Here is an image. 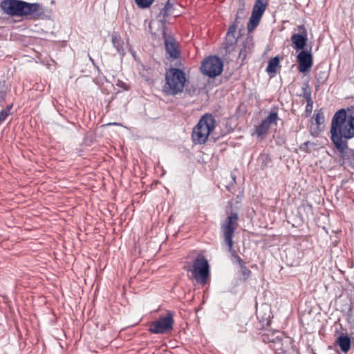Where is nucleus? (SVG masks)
I'll list each match as a JSON object with an SVG mask.
<instances>
[{"instance_id":"obj_1","label":"nucleus","mask_w":354,"mask_h":354,"mask_svg":"<svg viewBox=\"0 0 354 354\" xmlns=\"http://www.w3.org/2000/svg\"><path fill=\"white\" fill-rule=\"evenodd\" d=\"M331 140L335 148L343 153L348 149V140L354 137V115H347L345 109L333 115L330 126Z\"/></svg>"},{"instance_id":"obj_2","label":"nucleus","mask_w":354,"mask_h":354,"mask_svg":"<svg viewBox=\"0 0 354 354\" xmlns=\"http://www.w3.org/2000/svg\"><path fill=\"white\" fill-rule=\"evenodd\" d=\"M0 7L10 16L24 17L27 19L37 20L45 15L44 9L39 3H28L22 0H3Z\"/></svg>"},{"instance_id":"obj_3","label":"nucleus","mask_w":354,"mask_h":354,"mask_svg":"<svg viewBox=\"0 0 354 354\" xmlns=\"http://www.w3.org/2000/svg\"><path fill=\"white\" fill-rule=\"evenodd\" d=\"M239 216L236 212H232L226 219L221 224V234L225 243L228 247V250L232 255L233 262L237 263L240 267H244L243 260L237 254L233 248V237L236 230L239 226Z\"/></svg>"},{"instance_id":"obj_4","label":"nucleus","mask_w":354,"mask_h":354,"mask_svg":"<svg viewBox=\"0 0 354 354\" xmlns=\"http://www.w3.org/2000/svg\"><path fill=\"white\" fill-rule=\"evenodd\" d=\"M185 81V74L182 70L171 68L166 71L162 91L167 95H176L183 91Z\"/></svg>"},{"instance_id":"obj_5","label":"nucleus","mask_w":354,"mask_h":354,"mask_svg":"<svg viewBox=\"0 0 354 354\" xmlns=\"http://www.w3.org/2000/svg\"><path fill=\"white\" fill-rule=\"evenodd\" d=\"M215 119L212 114H205L193 129L192 138L195 144H204L215 127Z\"/></svg>"},{"instance_id":"obj_6","label":"nucleus","mask_w":354,"mask_h":354,"mask_svg":"<svg viewBox=\"0 0 354 354\" xmlns=\"http://www.w3.org/2000/svg\"><path fill=\"white\" fill-rule=\"evenodd\" d=\"M174 324V313L168 311L165 316L149 324V331L153 334H165L173 328Z\"/></svg>"},{"instance_id":"obj_7","label":"nucleus","mask_w":354,"mask_h":354,"mask_svg":"<svg viewBox=\"0 0 354 354\" xmlns=\"http://www.w3.org/2000/svg\"><path fill=\"white\" fill-rule=\"evenodd\" d=\"M223 62L217 56H210L205 59L201 65L202 73L209 77H215L219 75L223 71Z\"/></svg>"},{"instance_id":"obj_8","label":"nucleus","mask_w":354,"mask_h":354,"mask_svg":"<svg viewBox=\"0 0 354 354\" xmlns=\"http://www.w3.org/2000/svg\"><path fill=\"white\" fill-rule=\"evenodd\" d=\"M192 272L198 282L203 284L206 283L209 274V266L204 257H197L194 260Z\"/></svg>"},{"instance_id":"obj_9","label":"nucleus","mask_w":354,"mask_h":354,"mask_svg":"<svg viewBox=\"0 0 354 354\" xmlns=\"http://www.w3.org/2000/svg\"><path fill=\"white\" fill-rule=\"evenodd\" d=\"M297 59L299 63L298 69L301 73H306L313 64V55L310 50H301L297 55Z\"/></svg>"},{"instance_id":"obj_10","label":"nucleus","mask_w":354,"mask_h":354,"mask_svg":"<svg viewBox=\"0 0 354 354\" xmlns=\"http://www.w3.org/2000/svg\"><path fill=\"white\" fill-rule=\"evenodd\" d=\"M162 35L167 53L173 59L178 58L180 53L176 41L172 37L168 36L165 31Z\"/></svg>"},{"instance_id":"obj_11","label":"nucleus","mask_w":354,"mask_h":354,"mask_svg":"<svg viewBox=\"0 0 354 354\" xmlns=\"http://www.w3.org/2000/svg\"><path fill=\"white\" fill-rule=\"evenodd\" d=\"M299 29L301 34H293L290 39L296 50H303L306 46L307 32L304 26H299Z\"/></svg>"},{"instance_id":"obj_12","label":"nucleus","mask_w":354,"mask_h":354,"mask_svg":"<svg viewBox=\"0 0 354 354\" xmlns=\"http://www.w3.org/2000/svg\"><path fill=\"white\" fill-rule=\"evenodd\" d=\"M111 42L119 55L123 57L125 55L124 41L118 32H113L111 35Z\"/></svg>"},{"instance_id":"obj_13","label":"nucleus","mask_w":354,"mask_h":354,"mask_svg":"<svg viewBox=\"0 0 354 354\" xmlns=\"http://www.w3.org/2000/svg\"><path fill=\"white\" fill-rule=\"evenodd\" d=\"M336 343L344 353H346L351 348V339L347 335H339L337 338Z\"/></svg>"},{"instance_id":"obj_14","label":"nucleus","mask_w":354,"mask_h":354,"mask_svg":"<svg viewBox=\"0 0 354 354\" xmlns=\"http://www.w3.org/2000/svg\"><path fill=\"white\" fill-rule=\"evenodd\" d=\"M236 42L237 39L234 35L226 34L225 41L223 44L226 54L230 53L234 50Z\"/></svg>"},{"instance_id":"obj_15","label":"nucleus","mask_w":354,"mask_h":354,"mask_svg":"<svg viewBox=\"0 0 354 354\" xmlns=\"http://www.w3.org/2000/svg\"><path fill=\"white\" fill-rule=\"evenodd\" d=\"M268 3V0H256L252 13L262 17L267 8Z\"/></svg>"},{"instance_id":"obj_16","label":"nucleus","mask_w":354,"mask_h":354,"mask_svg":"<svg viewBox=\"0 0 354 354\" xmlns=\"http://www.w3.org/2000/svg\"><path fill=\"white\" fill-rule=\"evenodd\" d=\"M279 66V58L277 56L270 59L266 68V71L272 76L277 73V68Z\"/></svg>"},{"instance_id":"obj_17","label":"nucleus","mask_w":354,"mask_h":354,"mask_svg":"<svg viewBox=\"0 0 354 354\" xmlns=\"http://www.w3.org/2000/svg\"><path fill=\"white\" fill-rule=\"evenodd\" d=\"M283 335L279 332L276 331L272 333H268L263 335V341L266 343H270V344H274L276 340L281 337Z\"/></svg>"},{"instance_id":"obj_18","label":"nucleus","mask_w":354,"mask_h":354,"mask_svg":"<svg viewBox=\"0 0 354 354\" xmlns=\"http://www.w3.org/2000/svg\"><path fill=\"white\" fill-rule=\"evenodd\" d=\"M270 127L263 120L256 127L255 133L258 137H262L268 133Z\"/></svg>"},{"instance_id":"obj_19","label":"nucleus","mask_w":354,"mask_h":354,"mask_svg":"<svg viewBox=\"0 0 354 354\" xmlns=\"http://www.w3.org/2000/svg\"><path fill=\"white\" fill-rule=\"evenodd\" d=\"M261 18V16L252 13L247 26L248 31H252L258 26Z\"/></svg>"},{"instance_id":"obj_20","label":"nucleus","mask_w":354,"mask_h":354,"mask_svg":"<svg viewBox=\"0 0 354 354\" xmlns=\"http://www.w3.org/2000/svg\"><path fill=\"white\" fill-rule=\"evenodd\" d=\"M303 93L302 95H299V96H302L305 98L306 101L312 100L311 97V88L310 87V85L308 82H305L303 84V86L301 87Z\"/></svg>"},{"instance_id":"obj_21","label":"nucleus","mask_w":354,"mask_h":354,"mask_svg":"<svg viewBox=\"0 0 354 354\" xmlns=\"http://www.w3.org/2000/svg\"><path fill=\"white\" fill-rule=\"evenodd\" d=\"M175 1V0H167L164 8L161 11V14L164 17H168L169 15H171V11L174 6Z\"/></svg>"},{"instance_id":"obj_22","label":"nucleus","mask_w":354,"mask_h":354,"mask_svg":"<svg viewBox=\"0 0 354 354\" xmlns=\"http://www.w3.org/2000/svg\"><path fill=\"white\" fill-rule=\"evenodd\" d=\"M279 119L277 112L274 111L271 112L263 120L270 127L271 124H277Z\"/></svg>"},{"instance_id":"obj_23","label":"nucleus","mask_w":354,"mask_h":354,"mask_svg":"<svg viewBox=\"0 0 354 354\" xmlns=\"http://www.w3.org/2000/svg\"><path fill=\"white\" fill-rule=\"evenodd\" d=\"M283 346V335L278 338L274 344L270 345L276 352L282 353L285 351Z\"/></svg>"},{"instance_id":"obj_24","label":"nucleus","mask_w":354,"mask_h":354,"mask_svg":"<svg viewBox=\"0 0 354 354\" xmlns=\"http://www.w3.org/2000/svg\"><path fill=\"white\" fill-rule=\"evenodd\" d=\"M154 0H135V2L138 8L145 9L149 8Z\"/></svg>"},{"instance_id":"obj_25","label":"nucleus","mask_w":354,"mask_h":354,"mask_svg":"<svg viewBox=\"0 0 354 354\" xmlns=\"http://www.w3.org/2000/svg\"><path fill=\"white\" fill-rule=\"evenodd\" d=\"M315 120L316 124L318 125L324 124L325 120L324 115V113L321 111V110L315 114Z\"/></svg>"},{"instance_id":"obj_26","label":"nucleus","mask_w":354,"mask_h":354,"mask_svg":"<svg viewBox=\"0 0 354 354\" xmlns=\"http://www.w3.org/2000/svg\"><path fill=\"white\" fill-rule=\"evenodd\" d=\"M6 88L4 84L0 85V106H2L1 103L4 102L6 96Z\"/></svg>"},{"instance_id":"obj_27","label":"nucleus","mask_w":354,"mask_h":354,"mask_svg":"<svg viewBox=\"0 0 354 354\" xmlns=\"http://www.w3.org/2000/svg\"><path fill=\"white\" fill-rule=\"evenodd\" d=\"M307 104L306 106V112L307 114H310L313 110V100H306Z\"/></svg>"},{"instance_id":"obj_28","label":"nucleus","mask_w":354,"mask_h":354,"mask_svg":"<svg viewBox=\"0 0 354 354\" xmlns=\"http://www.w3.org/2000/svg\"><path fill=\"white\" fill-rule=\"evenodd\" d=\"M324 75H326V72H322V73H320L319 74V77L317 76H316V78H317V85L315 86V89L316 91H318L319 89V84H320V80L319 79H322V78H326L327 75L326 77H324Z\"/></svg>"},{"instance_id":"obj_29","label":"nucleus","mask_w":354,"mask_h":354,"mask_svg":"<svg viewBox=\"0 0 354 354\" xmlns=\"http://www.w3.org/2000/svg\"><path fill=\"white\" fill-rule=\"evenodd\" d=\"M236 25L235 24H232L231 26H230L229 28H228V30L227 32V34H230V35H235V32L236 31Z\"/></svg>"},{"instance_id":"obj_30","label":"nucleus","mask_w":354,"mask_h":354,"mask_svg":"<svg viewBox=\"0 0 354 354\" xmlns=\"http://www.w3.org/2000/svg\"><path fill=\"white\" fill-rule=\"evenodd\" d=\"M8 115L9 114L4 109L0 111V122H3Z\"/></svg>"},{"instance_id":"obj_31","label":"nucleus","mask_w":354,"mask_h":354,"mask_svg":"<svg viewBox=\"0 0 354 354\" xmlns=\"http://www.w3.org/2000/svg\"><path fill=\"white\" fill-rule=\"evenodd\" d=\"M239 57L240 58H242V59H244L245 58L246 53H245V46L240 50Z\"/></svg>"},{"instance_id":"obj_32","label":"nucleus","mask_w":354,"mask_h":354,"mask_svg":"<svg viewBox=\"0 0 354 354\" xmlns=\"http://www.w3.org/2000/svg\"><path fill=\"white\" fill-rule=\"evenodd\" d=\"M117 85L120 87H122L124 90H129V87L123 82L118 81Z\"/></svg>"},{"instance_id":"obj_33","label":"nucleus","mask_w":354,"mask_h":354,"mask_svg":"<svg viewBox=\"0 0 354 354\" xmlns=\"http://www.w3.org/2000/svg\"><path fill=\"white\" fill-rule=\"evenodd\" d=\"M347 113V115H354V106H351L345 109Z\"/></svg>"},{"instance_id":"obj_34","label":"nucleus","mask_w":354,"mask_h":354,"mask_svg":"<svg viewBox=\"0 0 354 354\" xmlns=\"http://www.w3.org/2000/svg\"><path fill=\"white\" fill-rule=\"evenodd\" d=\"M349 162H350V166L354 169V151H351V158H349Z\"/></svg>"},{"instance_id":"obj_35","label":"nucleus","mask_w":354,"mask_h":354,"mask_svg":"<svg viewBox=\"0 0 354 354\" xmlns=\"http://www.w3.org/2000/svg\"><path fill=\"white\" fill-rule=\"evenodd\" d=\"M241 270L244 275H245V274L249 275L250 274V270L247 268V267L245 266V264H244V267H241Z\"/></svg>"},{"instance_id":"obj_36","label":"nucleus","mask_w":354,"mask_h":354,"mask_svg":"<svg viewBox=\"0 0 354 354\" xmlns=\"http://www.w3.org/2000/svg\"><path fill=\"white\" fill-rule=\"evenodd\" d=\"M308 143L309 142H305L304 143H303L301 146H300V149L303 151L306 150V149L307 148L308 145Z\"/></svg>"},{"instance_id":"obj_37","label":"nucleus","mask_w":354,"mask_h":354,"mask_svg":"<svg viewBox=\"0 0 354 354\" xmlns=\"http://www.w3.org/2000/svg\"><path fill=\"white\" fill-rule=\"evenodd\" d=\"M12 107V104L8 105L6 109H5L4 110L8 112V113L10 115V110H11Z\"/></svg>"},{"instance_id":"obj_38","label":"nucleus","mask_w":354,"mask_h":354,"mask_svg":"<svg viewBox=\"0 0 354 354\" xmlns=\"http://www.w3.org/2000/svg\"><path fill=\"white\" fill-rule=\"evenodd\" d=\"M89 60H90V61H91L93 64H95V63H94V60H93V59L91 57H90V56H89Z\"/></svg>"}]
</instances>
